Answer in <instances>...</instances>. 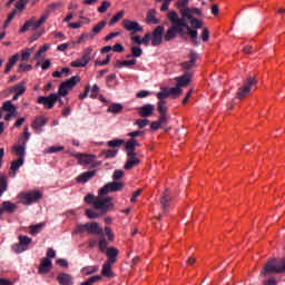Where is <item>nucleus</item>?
I'll list each match as a JSON object with an SVG mask.
<instances>
[{"mask_svg":"<svg viewBox=\"0 0 285 285\" xmlns=\"http://www.w3.org/2000/svg\"><path fill=\"white\" fill-rule=\"evenodd\" d=\"M79 81H81V77L72 76L71 78L62 82L59 86V90H58L59 97H66V95H68V92H70V90H72L75 86L79 83Z\"/></svg>","mask_w":285,"mask_h":285,"instance_id":"6","label":"nucleus"},{"mask_svg":"<svg viewBox=\"0 0 285 285\" xmlns=\"http://www.w3.org/2000/svg\"><path fill=\"white\" fill-rule=\"evenodd\" d=\"M144 50L140 47H131V57H141Z\"/></svg>","mask_w":285,"mask_h":285,"instance_id":"55","label":"nucleus"},{"mask_svg":"<svg viewBox=\"0 0 285 285\" xmlns=\"http://www.w3.org/2000/svg\"><path fill=\"white\" fill-rule=\"evenodd\" d=\"M85 202H86V204H90V205L94 206V208H95V203L97 202V198L95 197V195L88 194V195L85 197Z\"/></svg>","mask_w":285,"mask_h":285,"instance_id":"56","label":"nucleus"},{"mask_svg":"<svg viewBox=\"0 0 285 285\" xmlns=\"http://www.w3.org/2000/svg\"><path fill=\"white\" fill-rule=\"evenodd\" d=\"M101 279H104V277H101L99 275H95V276L89 277L87 281L82 282L80 285L97 284V282H101Z\"/></svg>","mask_w":285,"mask_h":285,"instance_id":"40","label":"nucleus"},{"mask_svg":"<svg viewBox=\"0 0 285 285\" xmlns=\"http://www.w3.org/2000/svg\"><path fill=\"white\" fill-rule=\"evenodd\" d=\"M94 208L96 210H104V213H108V210L115 208V204H112V197H97L94 203Z\"/></svg>","mask_w":285,"mask_h":285,"instance_id":"7","label":"nucleus"},{"mask_svg":"<svg viewBox=\"0 0 285 285\" xmlns=\"http://www.w3.org/2000/svg\"><path fill=\"white\" fill-rule=\"evenodd\" d=\"M73 157H76V159H78V164H80V166H92V168H95V161L97 160V156L92 155V154H75Z\"/></svg>","mask_w":285,"mask_h":285,"instance_id":"14","label":"nucleus"},{"mask_svg":"<svg viewBox=\"0 0 285 285\" xmlns=\"http://www.w3.org/2000/svg\"><path fill=\"white\" fill-rule=\"evenodd\" d=\"M47 20L48 13L42 14L38 21L35 18H31L20 28V32H28L30 28H32V30H37L38 28H41Z\"/></svg>","mask_w":285,"mask_h":285,"instance_id":"8","label":"nucleus"},{"mask_svg":"<svg viewBox=\"0 0 285 285\" xmlns=\"http://www.w3.org/2000/svg\"><path fill=\"white\" fill-rule=\"evenodd\" d=\"M108 22L106 21H100L98 22L92 29H91V32L94 35V37H96V35H99V32H101L102 29L106 28Z\"/></svg>","mask_w":285,"mask_h":285,"instance_id":"39","label":"nucleus"},{"mask_svg":"<svg viewBox=\"0 0 285 285\" xmlns=\"http://www.w3.org/2000/svg\"><path fill=\"white\" fill-rule=\"evenodd\" d=\"M79 232L89 233V235H101V233H104V228L99 226V223H87L79 226Z\"/></svg>","mask_w":285,"mask_h":285,"instance_id":"15","label":"nucleus"},{"mask_svg":"<svg viewBox=\"0 0 285 285\" xmlns=\"http://www.w3.org/2000/svg\"><path fill=\"white\" fill-rule=\"evenodd\" d=\"M110 1H102L101 6L98 8V12H100V14H104L105 12H107L108 8H110Z\"/></svg>","mask_w":285,"mask_h":285,"instance_id":"54","label":"nucleus"},{"mask_svg":"<svg viewBox=\"0 0 285 285\" xmlns=\"http://www.w3.org/2000/svg\"><path fill=\"white\" fill-rule=\"evenodd\" d=\"M17 210V205L12 202L2 203V213H14Z\"/></svg>","mask_w":285,"mask_h":285,"instance_id":"34","label":"nucleus"},{"mask_svg":"<svg viewBox=\"0 0 285 285\" xmlns=\"http://www.w3.org/2000/svg\"><path fill=\"white\" fill-rule=\"evenodd\" d=\"M47 124L46 121V118L40 116V117H37L32 125H31V128H33L35 132L39 134V132H43V126Z\"/></svg>","mask_w":285,"mask_h":285,"instance_id":"24","label":"nucleus"},{"mask_svg":"<svg viewBox=\"0 0 285 285\" xmlns=\"http://www.w3.org/2000/svg\"><path fill=\"white\" fill-rule=\"evenodd\" d=\"M50 50V43H45L40 49L36 52L33 59H41L43 52H48Z\"/></svg>","mask_w":285,"mask_h":285,"instance_id":"42","label":"nucleus"},{"mask_svg":"<svg viewBox=\"0 0 285 285\" xmlns=\"http://www.w3.org/2000/svg\"><path fill=\"white\" fill-rule=\"evenodd\" d=\"M150 124V120L148 119H138L136 120L135 125L138 126V128H146Z\"/></svg>","mask_w":285,"mask_h":285,"instance_id":"60","label":"nucleus"},{"mask_svg":"<svg viewBox=\"0 0 285 285\" xmlns=\"http://www.w3.org/2000/svg\"><path fill=\"white\" fill-rule=\"evenodd\" d=\"M57 282L60 285H72V275L67 273H61L57 276Z\"/></svg>","mask_w":285,"mask_h":285,"instance_id":"27","label":"nucleus"},{"mask_svg":"<svg viewBox=\"0 0 285 285\" xmlns=\"http://www.w3.org/2000/svg\"><path fill=\"white\" fill-rule=\"evenodd\" d=\"M2 110L7 112L4 121H10L11 117H17V106L12 104V100H7L2 105Z\"/></svg>","mask_w":285,"mask_h":285,"instance_id":"17","label":"nucleus"},{"mask_svg":"<svg viewBox=\"0 0 285 285\" xmlns=\"http://www.w3.org/2000/svg\"><path fill=\"white\" fill-rule=\"evenodd\" d=\"M167 91L169 92V97H171V96L180 97L181 87H178V85H177L176 87L167 88Z\"/></svg>","mask_w":285,"mask_h":285,"instance_id":"44","label":"nucleus"},{"mask_svg":"<svg viewBox=\"0 0 285 285\" xmlns=\"http://www.w3.org/2000/svg\"><path fill=\"white\" fill-rule=\"evenodd\" d=\"M92 177H95V171H86L83 174H81L77 180L80 183V184H86V181H88V179H92Z\"/></svg>","mask_w":285,"mask_h":285,"instance_id":"35","label":"nucleus"},{"mask_svg":"<svg viewBox=\"0 0 285 285\" xmlns=\"http://www.w3.org/2000/svg\"><path fill=\"white\" fill-rule=\"evenodd\" d=\"M26 90H28V87H26V81H21L12 87H9L3 92H4V95L14 94L12 99H13V101H17V99H19V97H23V95H26Z\"/></svg>","mask_w":285,"mask_h":285,"instance_id":"9","label":"nucleus"},{"mask_svg":"<svg viewBox=\"0 0 285 285\" xmlns=\"http://www.w3.org/2000/svg\"><path fill=\"white\" fill-rule=\"evenodd\" d=\"M43 226H46V224H43V223H40V224H37V225H31L29 227V233L31 235H39V233H41V230H43Z\"/></svg>","mask_w":285,"mask_h":285,"instance_id":"38","label":"nucleus"},{"mask_svg":"<svg viewBox=\"0 0 285 285\" xmlns=\"http://www.w3.org/2000/svg\"><path fill=\"white\" fill-rule=\"evenodd\" d=\"M168 97H170V95L168 92V88H164L163 91H159L157 94V99H159V101H166V99H168Z\"/></svg>","mask_w":285,"mask_h":285,"instance_id":"45","label":"nucleus"},{"mask_svg":"<svg viewBox=\"0 0 285 285\" xmlns=\"http://www.w3.org/2000/svg\"><path fill=\"white\" fill-rule=\"evenodd\" d=\"M19 61V55H14L9 59V62L7 63V67L4 69V75H8V72H10V70H12V67L14 66V63H17Z\"/></svg>","mask_w":285,"mask_h":285,"instance_id":"37","label":"nucleus"},{"mask_svg":"<svg viewBox=\"0 0 285 285\" xmlns=\"http://www.w3.org/2000/svg\"><path fill=\"white\" fill-rule=\"evenodd\" d=\"M121 110H124V105L121 104H111L107 109V111L111 112L112 115H119Z\"/></svg>","mask_w":285,"mask_h":285,"instance_id":"36","label":"nucleus"},{"mask_svg":"<svg viewBox=\"0 0 285 285\" xmlns=\"http://www.w3.org/2000/svg\"><path fill=\"white\" fill-rule=\"evenodd\" d=\"M91 55H92V47H87L83 50L82 57L70 63L71 68H86V66H88V63H90Z\"/></svg>","mask_w":285,"mask_h":285,"instance_id":"10","label":"nucleus"},{"mask_svg":"<svg viewBox=\"0 0 285 285\" xmlns=\"http://www.w3.org/2000/svg\"><path fill=\"white\" fill-rule=\"evenodd\" d=\"M180 14L181 17H184L185 19H193V10L190 8H185L180 10Z\"/></svg>","mask_w":285,"mask_h":285,"instance_id":"52","label":"nucleus"},{"mask_svg":"<svg viewBox=\"0 0 285 285\" xmlns=\"http://www.w3.org/2000/svg\"><path fill=\"white\" fill-rule=\"evenodd\" d=\"M61 150H65V147L63 146H59V147H50L46 150V153H61Z\"/></svg>","mask_w":285,"mask_h":285,"instance_id":"64","label":"nucleus"},{"mask_svg":"<svg viewBox=\"0 0 285 285\" xmlns=\"http://www.w3.org/2000/svg\"><path fill=\"white\" fill-rule=\"evenodd\" d=\"M151 37V46H161L164 41V27L158 26L155 28L154 32L150 33Z\"/></svg>","mask_w":285,"mask_h":285,"instance_id":"18","label":"nucleus"},{"mask_svg":"<svg viewBox=\"0 0 285 285\" xmlns=\"http://www.w3.org/2000/svg\"><path fill=\"white\" fill-rule=\"evenodd\" d=\"M188 7V0H178L176 2V8H178L179 12Z\"/></svg>","mask_w":285,"mask_h":285,"instance_id":"57","label":"nucleus"},{"mask_svg":"<svg viewBox=\"0 0 285 285\" xmlns=\"http://www.w3.org/2000/svg\"><path fill=\"white\" fill-rule=\"evenodd\" d=\"M253 86H257V78L248 77L244 80L243 86L238 89L236 97L237 99H244L250 95V90H253Z\"/></svg>","mask_w":285,"mask_h":285,"instance_id":"5","label":"nucleus"},{"mask_svg":"<svg viewBox=\"0 0 285 285\" xmlns=\"http://www.w3.org/2000/svg\"><path fill=\"white\" fill-rule=\"evenodd\" d=\"M21 166H23V158H18L16 160H12L11 167H10L11 171H9V177H16L17 170H19Z\"/></svg>","mask_w":285,"mask_h":285,"instance_id":"26","label":"nucleus"},{"mask_svg":"<svg viewBox=\"0 0 285 285\" xmlns=\"http://www.w3.org/2000/svg\"><path fill=\"white\" fill-rule=\"evenodd\" d=\"M0 189L2 193L8 190V177H6V175L0 176Z\"/></svg>","mask_w":285,"mask_h":285,"instance_id":"48","label":"nucleus"},{"mask_svg":"<svg viewBox=\"0 0 285 285\" xmlns=\"http://www.w3.org/2000/svg\"><path fill=\"white\" fill-rule=\"evenodd\" d=\"M98 248L102 253L108 252V242L106 240V238H100V240L98 242Z\"/></svg>","mask_w":285,"mask_h":285,"instance_id":"50","label":"nucleus"},{"mask_svg":"<svg viewBox=\"0 0 285 285\" xmlns=\"http://www.w3.org/2000/svg\"><path fill=\"white\" fill-rule=\"evenodd\" d=\"M168 19L171 23V26H185L186 30H187V35H189L194 46H199V41H197V30L191 29L186 21H184V19L179 18V14L177 13V11H171L168 13Z\"/></svg>","mask_w":285,"mask_h":285,"instance_id":"1","label":"nucleus"},{"mask_svg":"<svg viewBox=\"0 0 285 285\" xmlns=\"http://www.w3.org/2000/svg\"><path fill=\"white\" fill-rule=\"evenodd\" d=\"M147 23L157 24L159 23V19H157V11L155 9H150L147 11Z\"/></svg>","mask_w":285,"mask_h":285,"instance_id":"31","label":"nucleus"},{"mask_svg":"<svg viewBox=\"0 0 285 285\" xmlns=\"http://www.w3.org/2000/svg\"><path fill=\"white\" fill-rule=\"evenodd\" d=\"M63 75L69 76L70 75V68L65 67L60 71H53L52 72V77H55L56 79H59V78L63 77Z\"/></svg>","mask_w":285,"mask_h":285,"instance_id":"43","label":"nucleus"},{"mask_svg":"<svg viewBox=\"0 0 285 285\" xmlns=\"http://www.w3.org/2000/svg\"><path fill=\"white\" fill-rule=\"evenodd\" d=\"M118 150L116 149H108V150H104L102 155L104 157H106V159L110 158V157H115L117 155Z\"/></svg>","mask_w":285,"mask_h":285,"instance_id":"58","label":"nucleus"},{"mask_svg":"<svg viewBox=\"0 0 285 285\" xmlns=\"http://www.w3.org/2000/svg\"><path fill=\"white\" fill-rule=\"evenodd\" d=\"M127 157L125 170H132L135 166H139L141 164V160L137 157V153H127Z\"/></svg>","mask_w":285,"mask_h":285,"instance_id":"19","label":"nucleus"},{"mask_svg":"<svg viewBox=\"0 0 285 285\" xmlns=\"http://www.w3.org/2000/svg\"><path fill=\"white\" fill-rule=\"evenodd\" d=\"M124 186H126V184L119 180L107 183L98 190V197H104V195H108L110 193H119V190H124Z\"/></svg>","mask_w":285,"mask_h":285,"instance_id":"4","label":"nucleus"},{"mask_svg":"<svg viewBox=\"0 0 285 285\" xmlns=\"http://www.w3.org/2000/svg\"><path fill=\"white\" fill-rule=\"evenodd\" d=\"M184 28H186V26L171 24L165 35V41H173V39L177 38V35H180V37H186Z\"/></svg>","mask_w":285,"mask_h":285,"instance_id":"12","label":"nucleus"},{"mask_svg":"<svg viewBox=\"0 0 285 285\" xmlns=\"http://www.w3.org/2000/svg\"><path fill=\"white\" fill-rule=\"evenodd\" d=\"M115 264H112V263H108V262H106L104 265H102V269H101V275L104 276V277H115V273L112 272V266H114Z\"/></svg>","mask_w":285,"mask_h":285,"instance_id":"28","label":"nucleus"},{"mask_svg":"<svg viewBox=\"0 0 285 285\" xmlns=\"http://www.w3.org/2000/svg\"><path fill=\"white\" fill-rule=\"evenodd\" d=\"M57 101H59V94H51L47 97L46 96L38 97V104H41L42 106H45L47 110H52Z\"/></svg>","mask_w":285,"mask_h":285,"instance_id":"11","label":"nucleus"},{"mask_svg":"<svg viewBox=\"0 0 285 285\" xmlns=\"http://www.w3.org/2000/svg\"><path fill=\"white\" fill-rule=\"evenodd\" d=\"M139 117H153V114L155 112V106L154 105H145L142 107H139L138 109Z\"/></svg>","mask_w":285,"mask_h":285,"instance_id":"23","label":"nucleus"},{"mask_svg":"<svg viewBox=\"0 0 285 285\" xmlns=\"http://www.w3.org/2000/svg\"><path fill=\"white\" fill-rule=\"evenodd\" d=\"M121 26L127 32H131V35L144 32V27H141V24H139L137 21L125 19L122 20Z\"/></svg>","mask_w":285,"mask_h":285,"instance_id":"16","label":"nucleus"},{"mask_svg":"<svg viewBox=\"0 0 285 285\" xmlns=\"http://www.w3.org/2000/svg\"><path fill=\"white\" fill-rule=\"evenodd\" d=\"M269 273H285V257L278 262L276 259L268 261L263 267L261 275L266 277Z\"/></svg>","mask_w":285,"mask_h":285,"instance_id":"2","label":"nucleus"},{"mask_svg":"<svg viewBox=\"0 0 285 285\" xmlns=\"http://www.w3.org/2000/svg\"><path fill=\"white\" fill-rule=\"evenodd\" d=\"M52 269V261L50 258H42L39 265L38 272L40 275H46V273H50Z\"/></svg>","mask_w":285,"mask_h":285,"instance_id":"21","label":"nucleus"},{"mask_svg":"<svg viewBox=\"0 0 285 285\" xmlns=\"http://www.w3.org/2000/svg\"><path fill=\"white\" fill-rule=\"evenodd\" d=\"M190 26H191V28L199 30V29L204 28V22L197 18H193L190 20Z\"/></svg>","mask_w":285,"mask_h":285,"instance_id":"47","label":"nucleus"},{"mask_svg":"<svg viewBox=\"0 0 285 285\" xmlns=\"http://www.w3.org/2000/svg\"><path fill=\"white\" fill-rule=\"evenodd\" d=\"M13 153L18 155L19 159H23L26 156V141H23L22 145L13 146Z\"/></svg>","mask_w":285,"mask_h":285,"instance_id":"33","label":"nucleus"},{"mask_svg":"<svg viewBox=\"0 0 285 285\" xmlns=\"http://www.w3.org/2000/svg\"><path fill=\"white\" fill-rule=\"evenodd\" d=\"M189 59V61L181 63L183 70H190L191 68H195V63L197 62V53L195 51H190Z\"/></svg>","mask_w":285,"mask_h":285,"instance_id":"25","label":"nucleus"},{"mask_svg":"<svg viewBox=\"0 0 285 285\" xmlns=\"http://www.w3.org/2000/svg\"><path fill=\"white\" fill-rule=\"evenodd\" d=\"M107 256V263L109 264H116L117 263V257H119V249L117 247H108L106 252Z\"/></svg>","mask_w":285,"mask_h":285,"instance_id":"20","label":"nucleus"},{"mask_svg":"<svg viewBox=\"0 0 285 285\" xmlns=\"http://www.w3.org/2000/svg\"><path fill=\"white\" fill-rule=\"evenodd\" d=\"M18 239H19V243L12 246L13 253H17V254L24 253V250H28V246L32 244V238L28 236L20 235L18 236Z\"/></svg>","mask_w":285,"mask_h":285,"instance_id":"13","label":"nucleus"},{"mask_svg":"<svg viewBox=\"0 0 285 285\" xmlns=\"http://www.w3.org/2000/svg\"><path fill=\"white\" fill-rule=\"evenodd\" d=\"M124 177V170L117 169L114 171L112 179L117 181L118 179H121Z\"/></svg>","mask_w":285,"mask_h":285,"instance_id":"62","label":"nucleus"},{"mask_svg":"<svg viewBox=\"0 0 285 285\" xmlns=\"http://www.w3.org/2000/svg\"><path fill=\"white\" fill-rule=\"evenodd\" d=\"M99 271V267L97 266H88L82 268V275H92V273H97Z\"/></svg>","mask_w":285,"mask_h":285,"instance_id":"49","label":"nucleus"},{"mask_svg":"<svg viewBox=\"0 0 285 285\" xmlns=\"http://www.w3.org/2000/svg\"><path fill=\"white\" fill-rule=\"evenodd\" d=\"M32 55V49H28L21 52V59L22 61H28L30 59V56Z\"/></svg>","mask_w":285,"mask_h":285,"instance_id":"61","label":"nucleus"},{"mask_svg":"<svg viewBox=\"0 0 285 285\" xmlns=\"http://www.w3.org/2000/svg\"><path fill=\"white\" fill-rule=\"evenodd\" d=\"M63 4L61 2H53L51 4L48 6V11L45 14H50V12L55 11V10H59V8H61Z\"/></svg>","mask_w":285,"mask_h":285,"instance_id":"51","label":"nucleus"},{"mask_svg":"<svg viewBox=\"0 0 285 285\" xmlns=\"http://www.w3.org/2000/svg\"><path fill=\"white\" fill-rule=\"evenodd\" d=\"M176 81L178 87L186 88V86H189L190 81H193V75L190 72H187L180 77H177Z\"/></svg>","mask_w":285,"mask_h":285,"instance_id":"22","label":"nucleus"},{"mask_svg":"<svg viewBox=\"0 0 285 285\" xmlns=\"http://www.w3.org/2000/svg\"><path fill=\"white\" fill-rule=\"evenodd\" d=\"M124 14H126V11H124V10L116 13L112 17V19L109 21V26H115V23H118V21H121V19H124Z\"/></svg>","mask_w":285,"mask_h":285,"instance_id":"41","label":"nucleus"},{"mask_svg":"<svg viewBox=\"0 0 285 285\" xmlns=\"http://www.w3.org/2000/svg\"><path fill=\"white\" fill-rule=\"evenodd\" d=\"M141 146L139 144V141H137V139L131 138L130 140H128L125 145V148L127 150V153H135V148Z\"/></svg>","mask_w":285,"mask_h":285,"instance_id":"32","label":"nucleus"},{"mask_svg":"<svg viewBox=\"0 0 285 285\" xmlns=\"http://www.w3.org/2000/svg\"><path fill=\"white\" fill-rule=\"evenodd\" d=\"M137 65V59H131V60H117L115 68H132V66Z\"/></svg>","mask_w":285,"mask_h":285,"instance_id":"30","label":"nucleus"},{"mask_svg":"<svg viewBox=\"0 0 285 285\" xmlns=\"http://www.w3.org/2000/svg\"><path fill=\"white\" fill-rule=\"evenodd\" d=\"M39 199H43V194L39 190L22 191L18 195V200L23 206H30V204H35Z\"/></svg>","mask_w":285,"mask_h":285,"instance_id":"3","label":"nucleus"},{"mask_svg":"<svg viewBox=\"0 0 285 285\" xmlns=\"http://www.w3.org/2000/svg\"><path fill=\"white\" fill-rule=\"evenodd\" d=\"M157 110L159 115H167L168 114V107H166V101L161 100L158 102Z\"/></svg>","mask_w":285,"mask_h":285,"instance_id":"46","label":"nucleus"},{"mask_svg":"<svg viewBox=\"0 0 285 285\" xmlns=\"http://www.w3.org/2000/svg\"><path fill=\"white\" fill-rule=\"evenodd\" d=\"M200 38H202L203 41H205V42L208 41V39H210V31L208 30V28H204Z\"/></svg>","mask_w":285,"mask_h":285,"instance_id":"63","label":"nucleus"},{"mask_svg":"<svg viewBox=\"0 0 285 285\" xmlns=\"http://www.w3.org/2000/svg\"><path fill=\"white\" fill-rule=\"evenodd\" d=\"M109 148H119L120 146H124V140L121 139H114L108 141Z\"/></svg>","mask_w":285,"mask_h":285,"instance_id":"53","label":"nucleus"},{"mask_svg":"<svg viewBox=\"0 0 285 285\" xmlns=\"http://www.w3.org/2000/svg\"><path fill=\"white\" fill-rule=\"evenodd\" d=\"M170 199H173L170 197V190L166 189L164 193H163V196H161V199H160V205H161V208L164 210H168V204L170 203Z\"/></svg>","mask_w":285,"mask_h":285,"instance_id":"29","label":"nucleus"},{"mask_svg":"<svg viewBox=\"0 0 285 285\" xmlns=\"http://www.w3.org/2000/svg\"><path fill=\"white\" fill-rule=\"evenodd\" d=\"M30 70H32V66L31 65L21 63L18 67V72H28Z\"/></svg>","mask_w":285,"mask_h":285,"instance_id":"59","label":"nucleus"}]
</instances>
